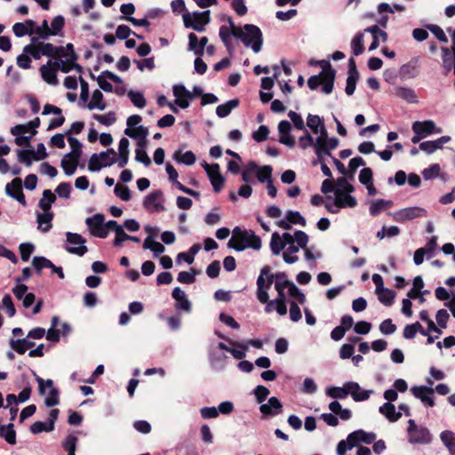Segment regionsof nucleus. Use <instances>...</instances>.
<instances>
[{"mask_svg":"<svg viewBox=\"0 0 455 455\" xmlns=\"http://www.w3.org/2000/svg\"><path fill=\"white\" fill-rule=\"evenodd\" d=\"M61 30H13L17 37L26 35L30 36L31 43L23 48V53L17 57V65L24 69L31 67V55L35 60L42 56L56 57L63 55V49L55 47L50 43H45L52 36H62Z\"/></svg>","mask_w":455,"mask_h":455,"instance_id":"f257e3e1","label":"nucleus"},{"mask_svg":"<svg viewBox=\"0 0 455 455\" xmlns=\"http://www.w3.org/2000/svg\"><path fill=\"white\" fill-rule=\"evenodd\" d=\"M220 37L229 52L234 49L233 41L240 40L254 52L261 50L263 43L261 30H220Z\"/></svg>","mask_w":455,"mask_h":455,"instance_id":"f03ea898","label":"nucleus"},{"mask_svg":"<svg viewBox=\"0 0 455 455\" xmlns=\"http://www.w3.org/2000/svg\"><path fill=\"white\" fill-rule=\"evenodd\" d=\"M228 247L236 251H243L246 248L259 250L261 248V239L252 230L243 229V234L233 244Z\"/></svg>","mask_w":455,"mask_h":455,"instance_id":"7ed1b4c3","label":"nucleus"},{"mask_svg":"<svg viewBox=\"0 0 455 455\" xmlns=\"http://www.w3.org/2000/svg\"><path fill=\"white\" fill-rule=\"evenodd\" d=\"M182 19L186 28H203L210 21V11L193 12L186 11L182 13Z\"/></svg>","mask_w":455,"mask_h":455,"instance_id":"20e7f679","label":"nucleus"},{"mask_svg":"<svg viewBox=\"0 0 455 455\" xmlns=\"http://www.w3.org/2000/svg\"><path fill=\"white\" fill-rule=\"evenodd\" d=\"M66 241L68 244L65 246V250L71 254L82 257L88 251L86 240L80 234L67 232Z\"/></svg>","mask_w":455,"mask_h":455,"instance_id":"39448f33","label":"nucleus"},{"mask_svg":"<svg viewBox=\"0 0 455 455\" xmlns=\"http://www.w3.org/2000/svg\"><path fill=\"white\" fill-rule=\"evenodd\" d=\"M427 210L419 206H411L401 209L393 213V219L396 222H405L417 218L427 216Z\"/></svg>","mask_w":455,"mask_h":455,"instance_id":"423d86ee","label":"nucleus"},{"mask_svg":"<svg viewBox=\"0 0 455 455\" xmlns=\"http://www.w3.org/2000/svg\"><path fill=\"white\" fill-rule=\"evenodd\" d=\"M163 202L164 194L160 189H157L145 196L143 200V206L150 212H160L165 211Z\"/></svg>","mask_w":455,"mask_h":455,"instance_id":"0eeeda50","label":"nucleus"},{"mask_svg":"<svg viewBox=\"0 0 455 455\" xmlns=\"http://www.w3.org/2000/svg\"><path fill=\"white\" fill-rule=\"evenodd\" d=\"M104 215L96 213L92 217H89L85 220V223L88 226L91 234L100 238H106L108 235V231L103 225Z\"/></svg>","mask_w":455,"mask_h":455,"instance_id":"6e6552de","label":"nucleus"},{"mask_svg":"<svg viewBox=\"0 0 455 455\" xmlns=\"http://www.w3.org/2000/svg\"><path fill=\"white\" fill-rule=\"evenodd\" d=\"M411 393L418 399H419L425 405L429 407L435 406L433 387L427 386H413L411 388Z\"/></svg>","mask_w":455,"mask_h":455,"instance_id":"1a4fd4ad","label":"nucleus"},{"mask_svg":"<svg viewBox=\"0 0 455 455\" xmlns=\"http://www.w3.org/2000/svg\"><path fill=\"white\" fill-rule=\"evenodd\" d=\"M5 193L8 196L15 199L23 206L27 205L25 195L22 190V182L20 178L13 179L5 186Z\"/></svg>","mask_w":455,"mask_h":455,"instance_id":"9d476101","label":"nucleus"},{"mask_svg":"<svg viewBox=\"0 0 455 455\" xmlns=\"http://www.w3.org/2000/svg\"><path fill=\"white\" fill-rule=\"evenodd\" d=\"M269 266H264L260 269V274L257 278V299L262 304L267 303L269 300L268 296V289L270 287H267V283L266 284V280L264 278V275H268L270 271Z\"/></svg>","mask_w":455,"mask_h":455,"instance_id":"9b49d317","label":"nucleus"},{"mask_svg":"<svg viewBox=\"0 0 455 455\" xmlns=\"http://www.w3.org/2000/svg\"><path fill=\"white\" fill-rule=\"evenodd\" d=\"M172 92L175 96V104L180 108H188L193 100V94L183 84H175L172 87Z\"/></svg>","mask_w":455,"mask_h":455,"instance_id":"f8f14e48","label":"nucleus"},{"mask_svg":"<svg viewBox=\"0 0 455 455\" xmlns=\"http://www.w3.org/2000/svg\"><path fill=\"white\" fill-rule=\"evenodd\" d=\"M267 276V287H271L272 283H275V290H285L286 288L291 289V285L294 284L293 282L288 279L286 273L284 272H277L275 274H272L269 271L268 275H265Z\"/></svg>","mask_w":455,"mask_h":455,"instance_id":"ddd939ff","label":"nucleus"},{"mask_svg":"<svg viewBox=\"0 0 455 455\" xmlns=\"http://www.w3.org/2000/svg\"><path fill=\"white\" fill-rule=\"evenodd\" d=\"M419 58L413 57L407 63L401 66L399 76L402 80L411 79L419 74Z\"/></svg>","mask_w":455,"mask_h":455,"instance_id":"4468645a","label":"nucleus"},{"mask_svg":"<svg viewBox=\"0 0 455 455\" xmlns=\"http://www.w3.org/2000/svg\"><path fill=\"white\" fill-rule=\"evenodd\" d=\"M164 15V12L160 8H154L148 10L143 18L136 19L131 18L130 22L134 27H150L153 24L149 21L150 20H157Z\"/></svg>","mask_w":455,"mask_h":455,"instance_id":"2eb2a0df","label":"nucleus"},{"mask_svg":"<svg viewBox=\"0 0 455 455\" xmlns=\"http://www.w3.org/2000/svg\"><path fill=\"white\" fill-rule=\"evenodd\" d=\"M283 403L275 397L272 396L267 403H262L259 406V411L264 417H275L282 412Z\"/></svg>","mask_w":455,"mask_h":455,"instance_id":"dca6fc26","label":"nucleus"},{"mask_svg":"<svg viewBox=\"0 0 455 455\" xmlns=\"http://www.w3.org/2000/svg\"><path fill=\"white\" fill-rule=\"evenodd\" d=\"M348 76L347 78V85L345 92L347 95L351 96L354 94L356 87L357 80L359 79V72L356 68L354 58L348 60Z\"/></svg>","mask_w":455,"mask_h":455,"instance_id":"f3484780","label":"nucleus"},{"mask_svg":"<svg viewBox=\"0 0 455 455\" xmlns=\"http://www.w3.org/2000/svg\"><path fill=\"white\" fill-rule=\"evenodd\" d=\"M411 129L414 133L420 134L423 138L433 133H440L441 129L436 128L435 124L432 120L416 121L412 124Z\"/></svg>","mask_w":455,"mask_h":455,"instance_id":"a211bd4d","label":"nucleus"},{"mask_svg":"<svg viewBox=\"0 0 455 455\" xmlns=\"http://www.w3.org/2000/svg\"><path fill=\"white\" fill-rule=\"evenodd\" d=\"M81 156L77 152H69L67 153L63 158L61 159L60 165L63 169L64 172L68 176H71L75 173Z\"/></svg>","mask_w":455,"mask_h":455,"instance_id":"6ab92c4d","label":"nucleus"},{"mask_svg":"<svg viewBox=\"0 0 455 455\" xmlns=\"http://www.w3.org/2000/svg\"><path fill=\"white\" fill-rule=\"evenodd\" d=\"M172 298L176 300L175 308L177 311L190 313L192 304L187 297L186 292L180 287H175L172 292Z\"/></svg>","mask_w":455,"mask_h":455,"instance_id":"aec40b11","label":"nucleus"},{"mask_svg":"<svg viewBox=\"0 0 455 455\" xmlns=\"http://www.w3.org/2000/svg\"><path fill=\"white\" fill-rule=\"evenodd\" d=\"M124 134L137 140V146L147 147V137L148 136V129L143 125H139L134 129L126 128Z\"/></svg>","mask_w":455,"mask_h":455,"instance_id":"412c9836","label":"nucleus"},{"mask_svg":"<svg viewBox=\"0 0 455 455\" xmlns=\"http://www.w3.org/2000/svg\"><path fill=\"white\" fill-rule=\"evenodd\" d=\"M356 387L349 384V382H345L342 387H329L326 388V395L334 399H345L348 393H353L352 388H355Z\"/></svg>","mask_w":455,"mask_h":455,"instance_id":"4be33fe9","label":"nucleus"},{"mask_svg":"<svg viewBox=\"0 0 455 455\" xmlns=\"http://www.w3.org/2000/svg\"><path fill=\"white\" fill-rule=\"evenodd\" d=\"M357 204L355 197L350 193H344L341 189H335V206L337 208H354Z\"/></svg>","mask_w":455,"mask_h":455,"instance_id":"5701e85b","label":"nucleus"},{"mask_svg":"<svg viewBox=\"0 0 455 455\" xmlns=\"http://www.w3.org/2000/svg\"><path fill=\"white\" fill-rule=\"evenodd\" d=\"M432 435L427 427H419L409 435V442L413 444H427L431 442Z\"/></svg>","mask_w":455,"mask_h":455,"instance_id":"b1692460","label":"nucleus"},{"mask_svg":"<svg viewBox=\"0 0 455 455\" xmlns=\"http://www.w3.org/2000/svg\"><path fill=\"white\" fill-rule=\"evenodd\" d=\"M40 125L39 117H36L28 124H17L11 128V133L14 136L20 135L22 133H26L30 132L32 135H35L36 132V128Z\"/></svg>","mask_w":455,"mask_h":455,"instance_id":"393cba45","label":"nucleus"},{"mask_svg":"<svg viewBox=\"0 0 455 455\" xmlns=\"http://www.w3.org/2000/svg\"><path fill=\"white\" fill-rule=\"evenodd\" d=\"M100 154L94 153L91 156L88 163V169L91 172H99L103 167L111 166L116 164V159L111 158L108 161L101 162Z\"/></svg>","mask_w":455,"mask_h":455,"instance_id":"a878e982","label":"nucleus"},{"mask_svg":"<svg viewBox=\"0 0 455 455\" xmlns=\"http://www.w3.org/2000/svg\"><path fill=\"white\" fill-rule=\"evenodd\" d=\"M349 384L356 387L355 388H352L353 393H348L353 398L355 402H363L370 398V396L374 393L372 389H362L360 385L355 381H348Z\"/></svg>","mask_w":455,"mask_h":455,"instance_id":"bb28decb","label":"nucleus"},{"mask_svg":"<svg viewBox=\"0 0 455 455\" xmlns=\"http://www.w3.org/2000/svg\"><path fill=\"white\" fill-rule=\"evenodd\" d=\"M394 94L397 96L398 98L403 99V100L407 101L408 103H417L418 102V96L414 90L403 87V86H397L394 88Z\"/></svg>","mask_w":455,"mask_h":455,"instance_id":"cd10ccee","label":"nucleus"},{"mask_svg":"<svg viewBox=\"0 0 455 455\" xmlns=\"http://www.w3.org/2000/svg\"><path fill=\"white\" fill-rule=\"evenodd\" d=\"M379 413L383 414L390 422H396L402 417L401 411H396L391 403H385L379 408Z\"/></svg>","mask_w":455,"mask_h":455,"instance_id":"c85d7f7f","label":"nucleus"},{"mask_svg":"<svg viewBox=\"0 0 455 455\" xmlns=\"http://www.w3.org/2000/svg\"><path fill=\"white\" fill-rule=\"evenodd\" d=\"M227 340L231 346L234 347H230L228 352L234 356L235 359L243 360L246 355L245 352L247 350V344L244 342L233 341L230 339H228Z\"/></svg>","mask_w":455,"mask_h":455,"instance_id":"c756f323","label":"nucleus"},{"mask_svg":"<svg viewBox=\"0 0 455 455\" xmlns=\"http://www.w3.org/2000/svg\"><path fill=\"white\" fill-rule=\"evenodd\" d=\"M9 344L10 347L20 355L25 354L28 348L35 346V342L28 340L27 339H11Z\"/></svg>","mask_w":455,"mask_h":455,"instance_id":"7c9ffc66","label":"nucleus"},{"mask_svg":"<svg viewBox=\"0 0 455 455\" xmlns=\"http://www.w3.org/2000/svg\"><path fill=\"white\" fill-rule=\"evenodd\" d=\"M54 214L52 212H44L43 213H37L36 221L38 223V228L43 232H48L52 228V220H53Z\"/></svg>","mask_w":455,"mask_h":455,"instance_id":"2f4dec72","label":"nucleus"},{"mask_svg":"<svg viewBox=\"0 0 455 455\" xmlns=\"http://www.w3.org/2000/svg\"><path fill=\"white\" fill-rule=\"evenodd\" d=\"M393 13H394V10L388 4H387V3L379 4L378 6V12H377L378 17L376 18L379 25H380L381 27H386L387 22L388 20V14H393Z\"/></svg>","mask_w":455,"mask_h":455,"instance_id":"473e14b6","label":"nucleus"},{"mask_svg":"<svg viewBox=\"0 0 455 455\" xmlns=\"http://www.w3.org/2000/svg\"><path fill=\"white\" fill-rule=\"evenodd\" d=\"M417 332H419L423 336L427 335V331L422 327L420 323L416 322L411 324H407L403 329V337L406 339H411L415 338Z\"/></svg>","mask_w":455,"mask_h":455,"instance_id":"72a5a7b5","label":"nucleus"},{"mask_svg":"<svg viewBox=\"0 0 455 455\" xmlns=\"http://www.w3.org/2000/svg\"><path fill=\"white\" fill-rule=\"evenodd\" d=\"M239 103L238 99H233L224 104H220L216 108V115L220 118L227 117L234 108L238 107Z\"/></svg>","mask_w":455,"mask_h":455,"instance_id":"f704fd0d","label":"nucleus"},{"mask_svg":"<svg viewBox=\"0 0 455 455\" xmlns=\"http://www.w3.org/2000/svg\"><path fill=\"white\" fill-rule=\"evenodd\" d=\"M55 201V195L50 189H45L43 192V197L39 200L38 206L43 212H51L52 204Z\"/></svg>","mask_w":455,"mask_h":455,"instance_id":"c9c22d12","label":"nucleus"},{"mask_svg":"<svg viewBox=\"0 0 455 455\" xmlns=\"http://www.w3.org/2000/svg\"><path fill=\"white\" fill-rule=\"evenodd\" d=\"M392 205L393 202L391 200L378 199L371 203L369 212L371 216H377L381 212H383L387 208L391 207Z\"/></svg>","mask_w":455,"mask_h":455,"instance_id":"e433bc0d","label":"nucleus"},{"mask_svg":"<svg viewBox=\"0 0 455 455\" xmlns=\"http://www.w3.org/2000/svg\"><path fill=\"white\" fill-rule=\"evenodd\" d=\"M440 439L448 449L451 455H455V434L450 430H444L440 435Z\"/></svg>","mask_w":455,"mask_h":455,"instance_id":"4c0bfd02","label":"nucleus"},{"mask_svg":"<svg viewBox=\"0 0 455 455\" xmlns=\"http://www.w3.org/2000/svg\"><path fill=\"white\" fill-rule=\"evenodd\" d=\"M103 98L102 92L100 90H95L92 92L91 101L87 105L88 109L104 110L107 108V105L103 102Z\"/></svg>","mask_w":455,"mask_h":455,"instance_id":"58836bf2","label":"nucleus"},{"mask_svg":"<svg viewBox=\"0 0 455 455\" xmlns=\"http://www.w3.org/2000/svg\"><path fill=\"white\" fill-rule=\"evenodd\" d=\"M0 436L4 438L8 443H16V432L14 425L11 422L7 426L0 427Z\"/></svg>","mask_w":455,"mask_h":455,"instance_id":"ea45409f","label":"nucleus"},{"mask_svg":"<svg viewBox=\"0 0 455 455\" xmlns=\"http://www.w3.org/2000/svg\"><path fill=\"white\" fill-rule=\"evenodd\" d=\"M40 72L43 79L48 83L49 84H57V75L54 68L49 67L48 65H42L40 68Z\"/></svg>","mask_w":455,"mask_h":455,"instance_id":"a19ab883","label":"nucleus"},{"mask_svg":"<svg viewBox=\"0 0 455 455\" xmlns=\"http://www.w3.org/2000/svg\"><path fill=\"white\" fill-rule=\"evenodd\" d=\"M173 158L175 161L182 163L186 165H192L196 163V155L192 151H187L184 154H181L180 151H176L174 153Z\"/></svg>","mask_w":455,"mask_h":455,"instance_id":"79ce46f5","label":"nucleus"},{"mask_svg":"<svg viewBox=\"0 0 455 455\" xmlns=\"http://www.w3.org/2000/svg\"><path fill=\"white\" fill-rule=\"evenodd\" d=\"M269 245L270 250L274 255H279L281 251L285 248L284 244L283 243L282 237L277 232L272 234Z\"/></svg>","mask_w":455,"mask_h":455,"instance_id":"37998d69","label":"nucleus"},{"mask_svg":"<svg viewBox=\"0 0 455 455\" xmlns=\"http://www.w3.org/2000/svg\"><path fill=\"white\" fill-rule=\"evenodd\" d=\"M351 48L355 56H359L364 52L363 34L358 33L351 42Z\"/></svg>","mask_w":455,"mask_h":455,"instance_id":"c03bdc74","label":"nucleus"},{"mask_svg":"<svg viewBox=\"0 0 455 455\" xmlns=\"http://www.w3.org/2000/svg\"><path fill=\"white\" fill-rule=\"evenodd\" d=\"M272 167L270 165H264L262 167L258 166V170L255 172L258 180L260 183L268 182L272 180Z\"/></svg>","mask_w":455,"mask_h":455,"instance_id":"a18cd8bd","label":"nucleus"},{"mask_svg":"<svg viewBox=\"0 0 455 455\" xmlns=\"http://www.w3.org/2000/svg\"><path fill=\"white\" fill-rule=\"evenodd\" d=\"M258 170V164L254 161H251L247 164L245 168L242 172V180L249 183L252 181V175Z\"/></svg>","mask_w":455,"mask_h":455,"instance_id":"49530a36","label":"nucleus"},{"mask_svg":"<svg viewBox=\"0 0 455 455\" xmlns=\"http://www.w3.org/2000/svg\"><path fill=\"white\" fill-rule=\"evenodd\" d=\"M379 300L385 306H391L394 303L395 292L387 288H384L383 291L377 292Z\"/></svg>","mask_w":455,"mask_h":455,"instance_id":"de8ad7c7","label":"nucleus"},{"mask_svg":"<svg viewBox=\"0 0 455 455\" xmlns=\"http://www.w3.org/2000/svg\"><path fill=\"white\" fill-rule=\"evenodd\" d=\"M92 118L106 126H110L116 121V114L113 111L105 115L93 114Z\"/></svg>","mask_w":455,"mask_h":455,"instance_id":"09e8293b","label":"nucleus"},{"mask_svg":"<svg viewBox=\"0 0 455 455\" xmlns=\"http://www.w3.org/2000/svg\"><path fill=\"white\" fill-rule=\"evenodd\" d=\"M307 125L315 134H318V129L324 125V123L319 116L308 114L307 117Z\"/></svg>","mask_w":455,"mask_h":455,"instance_id":"8fccbe9b","label":"nucleus"},{"mask_svg":"<svg viewBox=\"0 0 455 455\" xmlns=\"http://www.w3.org/2000/svg\"><path fill=\"white\" fill-rule=\"evenodd\" d=\"M197 274L198 271L194 268H191L190 272L182 271L178 274L177 280L184 284H191L196 282V275Z\"/></svg>","mask_w":455,"mask_h":455,"instance_id":"3c124183","label":"nucleus"},{"mask_svg":"<svg viewBox=\"0 0 455 455\" xmlns=\"http://www.w3.org/2000/svg\"><path fill=\"white\" fill-rule=\"evenodd\" d=\"M32 265L38 274L41 273L43 268H50L52 266V262L43 256H35L32 260Z\"/></svg>","mask_w":455,"mask_h":455,"instance_id":"603ef678","label":"nucleus"},{"mask_svg":"<svg viewBox=\"0 0 455 455\" xmlns=\"http://www.w3.org/2000/svg\"><path fill=\"white\" fill-rule=\"evenodd\" d=\"M285 217L291 224H299L302 227L307 225L306 219L299 213V212L289 210L286 212Z\"/></svg>","mask_w":455,"mask_h":455,"instance_id":"864d4df0","label":"nucleus"},{"mask_svg":"<svg viewBox=\"0 0 455 455\" xmlns=\"http://www.w3.org/2000/svg\"><path fill=\"white\" fill-rule=\"evenodd\" d=\"M128 97L132 104L139 108H143L147 104V100L141 92L131 90L128 92Z\"/></svg>","mask_w":455,"mask_h":455,"instance_id":"5fc2aeb1","label":"nucleus"},{"mask_svg":"<svg viewBox=\"0 0 455 455\" xmlns=\"http://www.w3.org/2000/svg\"><path fill=\"white\" fill-rule=\"evenodd\" d=\"M146 147H139L135 149V160L143 164L145 166L151 165V159L145 150Z\"/></svg>","mask_w":455,"mask_h":455,"instance_id":"6e6d98bb","label":"nucleus"},{"mask_svg":"<svg viewBox=\"0 0 455 455\" xmlns=\"http://www.w3.org/2000/svg\"><path fill=\"white\" fill-rule=\"evenodd\" d=\"M32 373L33 375L35 376V379L38 384V392L41 395H45V388L46 387H49V388H55L53 387V381L52 379H46L44 380V379H42L41 377H39L35 371H32Z\"/></svg>","mask_w":455,"mask_h":455,"instance_id":"4d7b16f0","label":"nucleus"},{"mask_svg":"<svg viewBox=\"0 0 455 455\" xmlns=\"http://www.w3.org/2000/svg\"><path fill=\"white\" fill-rule=\"evenodd\" d=\"M335 76H336V73L327 74L326 76H323V86H322V92L324 94H330L332 92Z\"/></svg>","mask_w":455,"mask_h":455,"instance_id":"13d9d810","label":"nucleus"},{"mask_svg":"<svg viewBox=\"0 0 455 455\" xmlns=\"http://www.w3.org/2000/svg\"><path fill=\"white\" fill-rule=\"evenodd\" d=\"M443 65L447 72H450L453 67V53L451 54L447 47H442Z\"/></svg>","mask_w":455,"mask_h":455,"instance_id":"bf43d9fd","label":"nucleus"},{"mask_svg":"<svg viewBox=\"0 0 455 455\" xmlns=\"http://www.w3.org/2000/svg\"><path fill=\"white\" fill-rule=\"evenodd\" d=\"M114 192L123 201H129L132 197L131 190L124 185L116 184Z\"/></svg>","mask_w":455,"mask_h":455,"instance_id":"052dcab7","label":"nucleus"},{"mask_svg":"<svg viewBox=\"0 0 455 455\" xmlns=\"http://www.w3.org/2000/svg\"><path fill=\"white\" fill-rule=\"evenodd\" d=\"M198 37L194 33H190L188 35V50L193 52L196 56H202V48L198 47Z\"/></svg>","mask_w":455,"mask_h":455,"instance_id":"680f3d73","label":"nucleus"},{"mask_svg":"<svg viewBox=\"0 0 455 455\" xmlns=\"http://www.w3.org/2000/svg\"><path fill=\"white\" fill-rule=\"evenodd\" d=\"M303 131H304V134L299 139V146L302 149H307L309 147L315 148V141L314 138L311 136V134L308 132L307 130H303Z\"/></svg>","mask_w":455,"mask_h":455,"instance_id":"e2e57ef3","label":"nucleus"},{"mask_svg":"<svg viewBox=\"0 0 455 455\" xmlns=\"http://www.w3.org/2000/svg\"><path fill=\"white\" fill-rule=\"evenodd\" d=\"M359 181L361 184L367 186L373 182V172L369 167H364L359 174Z\"/></svg>","mask_w":455,"mask_h":455,"instance_id":"0e129e2a","label":"nucleus"},{"mask_svg":"<svg viewBox=\"0 0 455 455\" xmlns=\"http://www.w3.org/2000/svg\"><path fill=\"white\" fill-rule=\"evenodd\" d=\"M34 249V244L30 243H22L20 244V252L22 261H28Z\"/></svg>","mask_w":455,"mask_h":455,"instance_id":"69168bd1","label":"nucleus"},{"mask_svg":"<svg viewBox=\"0 0 455 455\" xmlns=\"http://www.w3.org/2000/svg\"><path fill=\"white\" fill-rule=\"evenodd\" d=\"M269 393L270 392L268 388L262 385H259L253 389V394L256 397V401L258 403L260 404L267 399Z\"/></svg>","mask_w":455,"mask_h":455,"instance_id":"338daca9","label":"nucleus"},{"mask_svg":"<svg viewBox=\"0 0 455 455\" xmlns=\"http://www.w3.org/2000/svg\"><path fill=\"white\" fill-rule=\"evenodd\" d=\"M59 395L60 392L58 388H52L48 396L44 399V404L47 407H53L58 405L60 403Z\"/></svg>","mask_w":455,"mask_h":455,"instance_id":"774afa93","label":"nucleus"}]
</instances>
